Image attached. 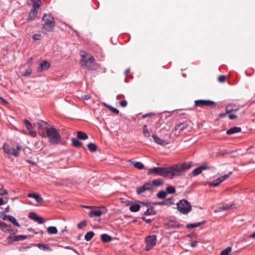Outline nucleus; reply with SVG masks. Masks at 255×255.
Wrapping results in <instances>:
<instances>
[{"label":"nucleus","instance_id":"f257e3e1","mask_svg":"<svg viewBox=\"0 0 255 255\" xmlns=\"http://www.w3.org/2000/svg\"><path fill=\"white\" fill-rule=\"evenodd\" d=\"M191 167L190 163L174 164L170 167H153L149 169V173L163 177L180 176Z\"/></svg>","mask_w":255,"mask_h":255},{"label":"nucleus","instance_id":"f03ea898","mask_svg":"<svg viewBox=\"0 0 255 255\" xmlns=\"http://www.w3.org/2000/svg\"><path fill=\"white\" fill-rule=\"evenodd\" d=\"M46 133L43 132L41 135L47 137L49 142L52 144H57L61 142V137L58 130L54 128H45Z\"/></svg>","mask_w":255,"mask_h":255},{"label":"nucleus","instance_id":"7ed1b4c3","mask_svg":"<svg viewBox=\"0 0 255 255\" xmlns=\"http://www.w3.org/2000/svg\"><path fill=\"white\" fill-rule=\"evenodd\" d=\"M81 60L80 61L81 66L84 68L90 70H96L97 66L95 63L94 57L86 51H81Z\"/></svg>","mask_w":255,"mask_h":255},{"label":"nucleus","instance_id":"20e7f679","mask_svg":"<svg viewBox=\"0 0 255 255\" xmlns=\"http://www.w3.org/2000/svg\"><path fill=\"white\" fill-rule=\"evenodd\" d=\"M43 24L42 31L43 33L52 31L55 25L54 18L50 14L44 13L42 17Z\"/></svg>","mask_w":255,"mask_h":255},{"label":"nucleus","instance_id":"39448f33","mask_svg":"<svg viewBox=\"0 0 255 255\" xmlns=\"http://www.w3.org/2000/svg\"><path fill=\"white\" fill-rule=\"evenodd\" d=\"M177 208L180 212L183 214H188L192 210L190 203L185 199L179 201L177 204Z\"/></svg>","mask_w":255,"mask_h":255},{"label":"nucleus","instance_id":"423d86ee","mask_svg":"<svg viewBox=\"0 0 255 255\" xmlns=\"http://www.w3.org/2000/svg\"><path fill=\"white\" fill-rule=\"evenodd\" d=\"M33 4H28L29 5L32 6V9L30 10L28 17L27 19L28 21H30L34 19L36 15L37 14V9L39 7L41 4V1H39L38 3L37 2H33Z\"/></svg>","mask_w":255,"mask_h":255},{"label":"nucleus","instance_id":"0eeeda50","mask_svg":"<svg viewBox=\"0 0 255 255\" xmlns=\"http://www.w3.org/2000/svg\"><path fill=\"white\" fill-rule=\"evenodd\" d=\"M145 241L146 243L145 250L148 251L155 246L156 236L155 235L148 236L146 237Z\"/></svg>","mask_w":255,"mask_h":255},{"label":"nucleus","instance_id":"6e6552de","mask_svg":"<svg viewBox=\"0 0 255 255\" xmlns=\"http://www.w3.org/2000/svg\"><path fill=\"white\" fill-rule=\"evenodd\" d=\"M95 208H96L97 209L91 211L89 213V216L91 218H93L94 217H100L102 215L105 214L107 211L105 207H101L99 208L95 207Z\"/></svg>","mask_w":255,"mask_h":255},{"label":"nucleus","instance_id":"1a4fd4ad","mask_svg":"<svg viewBox=\"0 0 255 255\" xmlns=\"http://www.w3.org/2000/svg\"><path fill=\"white\" fill-rule=\"evenodd\" d=\"M195 106L196 107H204L205 106L207 107H212L214 106L215 105L214 102L210 100H196L194 102Z\"/></svg>","mask_w":255,"mask_h":255},{"label":"nucleus","instance_id":"9d476101","mask_svg":"<svg viewBox=\"0 0 255 255\" xmlns=\"http://www.w3.org/2000/svg\"><path fill=\"white\" fill-rule=\"evenodd\" d=\"M152 188V185L150 182L145 183L142 186L138 188L136 190L137 194H140L146 190H149Z\"/></svg>","mask_w":255,"mask_h":255},{"label":"nucleus","instance_id":"9b49d317","mask_svg":"<svg viewBox=\"0 0 255 255\" xmlns=\"http://www.w3.org/2000/svg\"><path fill=\"white\" fill-rule=\"evenodd\" d=\"M23 122L26 128L29 131V134L32 137L36 136V132L33 130L31 124L26 119L24 120Z\"/></svg>","mask_w":255,"mask_h":255},{"label":"nucleus","instance_id":"f8f14e48","mask_svg":"<svg viewBox=\"0 0 255 255\" xmlns=\"http://www.w3.org/2000/svg\"><path fill=\"white\" fill-rule=\"evenodd\" d=\"M27 238V236L24 235H19V236H9L7 238V241L8 243H12V242L15 241H19L20 240H23Z\"/></svg>","mask_w":255,"mask_h":255},{"label":"nucleus","instance_id":"ddd939ff","mask_svg":"<svg viewBox=\"0 0 255 255\" xmlns=\"http://www.w3.org/2000/svg\"><path fill=\"white\" fill-rule=\"evenodd\" d=\"M0 228L4 232L11 233L12 231L11 226L7 225L5 223L0 222Z\"/></svg>","mask_w":255,"mask_h":255},{"label":"nucleus","instance_id":"4468645a","mask_svg":"<svg viewBox=\"0 0 255 255\" xmlns=\"http://www.w3.org/2000/svg\"><path fill=\"white\" fill-rule=\"evenodd\" d=\"M50 67V63L46 61H44V62L40 63V66L37 69V71L38 72H41L44 70H47Z\"/></svg>","mask_w":255,"mask_h":255},{"label":"nucleus","instance_id":"2eb2a0df","mask_svg":"<svg viewBox=\"0 0 255 255\" xmlns=\"http://www.w3.org/2000/svg\"><path fill=\"white\" fill-rule=\"evenodd\" d=\"M152 137L155 143L159 145H165L167 144L165 140H163L158 136L156 134H153Z\"/></svg>","mask_w":255,"mask_h":255},{"label":"nucleus","instance_id":"dca6fc26","mask_svg":"<svg viewBox=\"0 0 255 255\" xmlns=\"http://www.w3.org/2000/svg\"><path fill=\"white\" fill-rule=\"evenodd\" d=\"M27 196L28 197L34 198L36 200V201L38 203L43 202V198L38 194L34 193H29Z\"/></svg>","mask_w":255,"mask_h":255},{"label":"nucleus","instance_id":"f3484780","mask_svg":"<svg viewBox=\"0 0 255 255\" xmlns=\"http://www.w3.org/2000/svg\"><path fill=\"white\" fill-rule=\"evenodd\" d=\"M22 146H17L16 148H11L10 154L14 156H18L19 155V152L22 149Z\"/></svg>","mask_w":255,"mask_h":255},{"label":"nucleus","instance_id":"a211bd4d","mask_svg":"<svg viewBox=\"0 0 255 255\" xmlns=\"http://www.w3.org/2000/svg\"><path fill=\"white\" fill-rule=\"evenodd\" d=\"M234 205L235 204L234 203H232L229 204H223L222 205H221L218 208L219 211L228 210L229 209H231Z\"/></svg>","mask_w":255,"mask_h":255},{"label":"nucleus","instance_id":"6ab92c4d","mask_svg":"<svg viewBox=\"0 0 255 255\" xmlns=\"http://www.w3.org/2000/svg\"><path fill=\"white\" fill-rule=\"evenodd\" d=\"M239 110L238 107L235 105H228L226 108V112L227 113H230L233 111H236Z\"/></svg>","mask_w":255,"mask_h":255},{"label":"nucleus","instance_id":"aec40b11","mask_svg":"<svg viewBox=\"0 0 255 255\" xmlns=\"http://www.w3.org/2000/svg\"><path fill=\"white\" fill-rule=\"evenodd\" d=\"M241 128L240 127H234L227 131V134L228 135L240 132Z\"/></svg>","mask_w":255,"mask_h":255},{"label":"nucleus","instance_id":"412c9836","mask_svg":"<svg viewBox=\"0 0 255 255\" xmlns=\"http://www.w3.org/2000/svg\"><path fill=\"white\" fill-rule=\"evenodd\" d=\"M206 168H207L206 166H204V165L201 166L194 169L193 171H192V174L194 176H197V175H199V174H200L203 169H205Z\"/></svg>","mask_w":255,"mask_h":255},{"label":"nucleus","instance_id":"4be33fe9","mask_svg":"<svg viewBox=\"0 0 255 255\" xmlns=\"http://www.w3.org/2000/svg\"><path fill=\"white\" fill-rule=\"evenodd\" d=\"M188 126V125L185 123H182L179 124L175 125L174 127L175 130H182L185 129Z\"/></svg>","mask_w":255,"mask_h":255},{"label":"nucleus","instance_id":"5701e85b","mask_svg":"<svg viewBox=\"0 0 255 255\" xmlns=\"http://www.w3.org/2000/svg\"><path fill=\"white\" fill-rule=\"evenodd\" d=\"M37 247H38L40 249L44 251H51L52 250L51 247L48 244H38L37 245Z\"/></svg>","mask_w":255,"mask_h":255},{"label":"nucleus","instance_id":"b1692460","mask_svg":"<svg viewBox=\"0 0 255 255\" xmlns=\"http://www.w3.org/2000/svg\"><path fill=\"white\" fill-rule=\"evenodd\" d=\"M101 239L103 243L110 242L111 241H112V239L111 236L106 234L101 235Z\"/></svg>","mask_w":255,"mask_h":255},{"label":"nucleus","instance_id":"393cba45","mask_svg":"<svg viewBox=\"0 0 255 255\" xmlns=\"http://www.w3.org/2000/svg\"><path fill=\"white\" fill-rule=\"evenodd\" d=\"M221 182V180L219 178L215 180H214L213 181H211L208 183V185L209 187H216L218 186Z\"/></svg>","mask_w":255,"mask_h":255},{"label":"nucleus","instance_id":"a878e982","mask_svg":"<svg viewBox=\"0 0 255 255\" xmlns=\"http://www.w3.org/2000/svg\"><path fill=\"white\" fill-rule=\"evenodd\" d=\"M77 137L80 139L86 140L88 137L85 132L79 131L77 132Z\"/></svg>","mask_w":255,"mask_h":255},{"label":"nucleus","instance_id":"bb28decb","mask_svg":"<svg viewBox=\"0 0 255 255\" xmlns=\"http://www.w3.org/2000/svg\"><path fill=\"white\" fill-rule=\"evenodd\" d=\"M205 222H198L194 224H188L186 225V228L188 229L194 228L199 227L201 225L204 224Z\"/></svg>","mask_w":255,"mask_h":255},{"label":"nucleus","instance_id":"cd10ccee","mask_svg":"<svg viewBox=\"0 0 255 255\" xmlns=\"http://www.w3.org/2000/svg\"><path fill=\"white\" fill-rule=\"evenodd\" d=\"M47 232L49 234H56L57 233V229L54 226H50L47 229Z\"/></svg>","mask_w":255,"mask_h":255},{"label":"nucleus","instance_id":"c85d7f7f","mask_svg":"<svg viewBox=\"0 0 255 255\" xmlns=\"http://www.w3.org/2000/svg\"><path fill=\"white\" fill-rule=\"evenodd\" d=\"M164 181L163 180L161 179H155V180H153L152 181V183L151 184L153 186H160V185H161L162 184H163Z\"/></svg>","mask_w":255,"mask_h":255},{"label":"nucleus","instance_id":"c756f323","mask_svg":"<svg viewBox=\"0 0 255 255\" xmlns=\"http://www.w3.org/2000/svg\"><path fill=\"white\" fill-rule=\"evenodd\" d=\"M87 147L91 152H95L97 150L96 145L93 143H89L87 145Z\"/></svg>","mask_w":255,"mask_h":255},{"label":"nucleus","instance_id":"7c9ffc66","mask_svg":"<svg viewBox=\"0 0 255 255\" xmlns=\"http://www.w3.org/2000/svg\"><path fill=\"white\" fill-rule=\"evenodd\" d=\"M142 133L144 137H148L150 136V133L146 125H144L142 128Z\"/></svg>","mask_w":255,"mask_h":255},{"label":"nucleus","instance_id":"2f4dec72","mask_svg":"<svg viewBox=\"0 0 255 255\" xmlns=\"http://www.w3.org/2000/svg\"><path fill=\"white\" fill-rule=\"evenodd\" d=\"M94 236V233L92 231L89 232L85 235V240L87 241H89Z\"/></svg>","mask_w":255,"mask_h":255},{"label":"nucleus","instance_id":"473e14b6","mask_svg":"<svg viewBox=\"0 0 255 255\" xmlns=\"http://www.w3.org/2000/svg\"><path fill=\"white\" fill-rule=\"evenodd\" d=\"M167 226L170 228H178L180 227V225L178 223L175 222H170L167 224Z\"/></svg>","mask_w":255,"mask_h":255},{"label":"nucleus","instance_id":"72a5a7b5","mask_svg":"<svg viewBox=\"0 0 255 255\" xmlns=\"http://www.w3.org/2000/svg\"><path fill=\"white\" fill-rule=\"evenodd\" d=\"M140 209V206L138 204L131 205L129 207V210L131 212H135L138 211Z\"/></svg>","mask_w":255,"mask_h":255},{"label":"nucleus","instance_id":"f704fd0d","mask_svg":"<svg viewBox=\"0 0 255 255\" xmlns=\"http://www.w3.org/2000/svg\"><path fill=\"white\" fill-rule=\"evenodd\" d=\"M72 142L73 145L75 147H77L82 145V143L76 138H73Z\"/></svg>","mask_w":255,"mask_h":255},{"label":"nucleus","instance_id":"c9c22d12","mask_svg":"<svg viewBox=\"0 0 255 255\" xmlns=\"http://www.w3.org/2000/svg\"><path fill=\"white\" fill-rule=\"evenodd\" d=\"M232 248L231 247H229L223 250L220 255H228L229 253L232 251Z\"/></svg>","mask_w":255,"mask_h":255},{"label":"nucleus","instance_id":"e433bc0d","mask_svg":"<svg viewBox=\"0 0 255 255\" xmlns=\"http://www.w3.org/2000/svg\"><path fill=\"white\" fill-rule=\"evenodd\" d=\"M166 192L168 194H173L175 192V188L172 186H168L166 188Z\"/></svg>","mask_w":255,"mask_h":255},{"label":"nucleus","instance_id":"4c0bfd02","mask_svg":"<svg viewBox=\"0 0 255 255\" xmlns=\"http://www.w3.org/2000/svg\"><path fill=\"white\" fill-rule=\"evenodd\" d=\"M133 165L135 168L139 169H142L144 168V165L140 162H135Z\"/></svg>","mask_w":255,"mask_h":255},{"label":"nucleus","instance_id":"58836bf2","mask_svg":"<svg viewBox=\"0 0 255 255\" xmlns=\"http://www.w3.org/2000/svg\"><path fill=\"white\" fill-rule=\"evenodd\" d=\"M165 196H166V192L163 190L159 191L157 194V197L159 199H163L165 197Z\"/></svg>","mask_w":255,"mask_h":255},{"label":"nucleus","instance_id":"ea45409f","mask_svg":"<svg viewBox=\"0 0 255 255\" xmlns=\"http://www.w3.org/2000/svg\"><path fill=\"white\" fill-rule=\"evenodd\" d=\"M9 221L14 226L17 227H20L19 224L17 222L16 219L13 216L11 217Z\"/></svg>","mask_w":255,"mask_h":255},{"label":"nucleus","instance_id":"a19ab883","mask_svg":"<svg viewBox=\"0 0 255 255\" xmlns=\"http://www.w3.org/2000/svg\"><path fill=\"white\" fill-rule=\"evenodd\" d=\"M106 107L113 113L115 114H118L119 113V111L116 108L108 105H106Z\"/></svg>","mask_w":255,"mask_h":255},{"label":"nucleus","instance_id":"79ce46f5","mask_svg":"<svg viewBox=\"0 0 255 255\" xmlns=\"http://www.w3.org/2000/svg\"><path fill=\"white\" fill-rule=\"evenodd\" d=\"M3 151L5 153L10 154L11 148H9L8 145L4 144L3 145Z\"/></svg>","mask_w":255,"mask_h":255},{"label":"nucleus","instance_id":"37998d69","mask_svg":"<svg viewBox=\"0 0 255 255\" xmlns=\"http://www.w3.org/2000/svg\"><path fill=\"white\" fill-rule=\"evenodd\" d=\"M155 214V212L153 210V209H148L144 213V214L145 215H154Z\"/></svg>","mask_w":255,"mask_h":255},{"label":"nucleus","instance_id":"c03bdc74","mask_svg":"<svg viewBox=\"0 0 255 255\" xmlns=\"http://www.w3.org/2000/svg\"><path fill=\"white\" fill-rule=\"evenodd\" d=\"M86 221H83L81 222L80 223H79V224H78L77 227L78 229H81L85 227L86 226Z\"/></svg>","mask_w":255,"mask_h":255},{"label":"nucleus","instance_id":"a18cd8bd","mask_svg":"<svg viewBox=\"0 0 255 255\" xmlns=\"http://www.w3.org/2000/svg\"><path fill=\"white\" fill-rule=\"evenodd\" d=\"M7 194V192L6 190L3 188L2 185H0V195H4Z\"/></svg>","mask_w":255,"mask_h":255},{"label":"nucleus","instance_id":"49530a36","mask_svg":"<svg viewBox=\"0 0 255 255\" xmlns=\"http://www.w3.org/2000/svg\"><path fill=\"white\" fill-rule=\"evenodd\" d=\"M231 174H232V172H230L228 174H225L224 176H223L221 177H219V178L220 179L221 181L223 182V181H224L225 180H226L228 178H229L230 176V175H231Z\"/></svg>","mask_w":255,"mask_h":255},{"label":"nucleus","instance_id":"de8ad7c7","mask_svg":"<svg viewBox=\"0 0 255 255\" xmlns=\"http://www.w3.org/2000/svg\"><path fill=\"white\" fill-rule=\"evenodd\" d=\"M37 216H38L36 215V214L34 212H31L29 214V218L32 220H33L34 221H35Z\"/></svg>","mask_w":255,"mask_h":255},{"label":"nucleus","instance_id":"09e8293b","mask_svg":"<svg viewBox=\"0 0 255 255\" xmlns=\"http://www.w3.org/2000/svg\"><path fill=\"white\" fill-rule=\"evenodd\" d=\"M34 221L37 222L39 224H42L44 223L43 219L40 216H37Z\"/></svg>","mask_w":255,"mask_h":255},{"label":"nucleus","instance_id":"8fccbe9b","mask_svg":"<svg viewBox=\"0 0 255 255\" xmlns=\"http://www.w3.org/2000/svg\"><path fill=\"white\" fill-rule=\"evenodd\" d=\"M41 38V35L40 34H35L33 35L32 38L34 40H40Z\"/></svg>","mask_w":255,"mask_h":255},{"label":"nucleus","instance_id":"3c124183","mask_svg":"<svg viewBox=\"0 0 255 255\" xmlns=\"http://www.w3.org/2000/svg\"><path fill=\"white\" fill-rule=\"evenodd\" d=\"M218 80L220 82H224L226 81L225 76L220 75L218 78Z\"/></svg>","mask_w":255,"mask_h":255},{"label":"nucleus","instance_id":"603ef678","mask_svg":"<svg viewBox=\"0 0 255 255\" xmlns=\"http://www.w3.org/2000/svg\"><path fill=\"white\" fill-rule=\"evenodd\" d=\"M127 102L126 100H122L120 102V105L122 107H125L127 105Z\"/></svg>","mask_w":255,"mask_h":255},{"label":"nucleus","instance_id":"864d4df0","mask_svg":"<svg viewBox=\"0 0 255 255\" xmlns=\"http://www.w3.org/2000/svg\"><path fill=\"white\" fill-rule=\"evenodd\" d=\"M31 73V69H28L23 73V76H29Z\"/></svg>","mask_w":255,"mask_h":255},{"label":"nucleus","instance_id":"5fc2aeb1","mask_svg":"<svg viewBox=\"0 0 255 255\" xmlns=\"http://www.w3.org/2000/svg\"><path fill=\"white\" fill-rule=\"evenodd\" d=\"M165 202H166V205H169L173 204L172 203V199L171 198H168L166 199L165 200Z\"/></svg>","mask_w":255,"mask_h":255},{"label":"nucleus","instance_id":"6e6d98bb","mask_svg":"<svg viewBox=\"0 0 255 255\" xmlns=\"http://www.w3.org/2000/svg\"><path fill=\"white\" fill-rule=\"evenodd\" d=\"M27 4H33V2H37V3L38 4L39 1H41L40 0H27Z\"/></svg>","mask_w":255,"mask_h":255},{"label":"nucleus","instance_id":"4d7b16f0","mask_svg":"<svg viewBox=\"0 0 255 255\" xmlns=\"http://www.w3.org/2000/svg\"><path fill=\"white\" fill-rule=\"evenodd\" d=\"M12 216L9 215H5L3 217V220L4 221L8 220L9 221L10 218H11Z\"/></svg>","mask_w":255,"mask_h":255},{"label":"nucleus","instance_id":"13d9d810","mask_svg":"<svg viewBox=\"0 0 255 255\" xmlns=\"http://www.w3.org/2000/svg\"><path fill=\"white\" fill-rule=\"evenodd\" d=\"M154 115L153 113H148V114H144V115H143L142 116V119H145L146 118L148 117H150V116H152Z\"/></svg>","mask_w":255,"mask_h":255},{"label":"nucleus","instance_id":"bf43d9fd","mask_svg":"<svg viewBox=\"0 0 255 255\" xmlns=\"http://www.w3.org/2000/svg\"><path fill=\"white\" fill-rule=\"evenodd\" d=\"M37 124L38 125V126H39V127H38V128H39V129H38V130H39V132H40V128H39V127H40V126H44L45 125H46L47 124V123H46V122H44V121H41V122H40V123H37Z\"/></svg>","mask_w":255,"mask_h":255},{"label":"nucleus","instance_id":"052dcab7","mask_svg":"<svg viewBox=\"0 0 255 255\" xmlns=\"http://www.w3.org/2000/svg\"><path fill=\"white\" fill-rule=\"evenodd\" d=\"M229 118L231 120L235 119L237 118V116L235 114H230L229 115Z\"/></svg>","mask_w":255,"mask_h":255},{"label":"nucleus","instance_id":"680f3d73","mask_svg":"<svg viewBox=\"0 0 255 255\" xmlns=\"http://www.w3.org/2000/svg\"><path fill=\"white\" fill-rule=\"evenodd\" d=\"M142 219L147 223H150L151 222V220L150 219H146L144 217H142Z\"/></svg>","mask_w":255,"mask_h":255},{"label":"nucleus","instance_id":"e2e57ef3","mask_svg":"<svg viewBox=\"0 0 255 255\" xmlns=\"http://www.w3.org/2000/svg\"><path fill=\"white\" fill-rule=\"evenodd\" d=\"M190 245L192 247H195L197 245V242L196 241H194L191 243Z\"/></svg>","mask_w":255,"mask_h":255},{"label":"nucleus","instance_id":"0e129e2a","mask_svg":"<svg viewBox=\"0 0 255 255\" xmlns=\"http://www.w3.org/2000/svg\"><path fill=\"white\" fill-rule=\"evenodd\" d=\"M0 100H1V101H2V102L4 104V105H7L8 104V102L7 101H6L5 100H4V99H3L2 97H0Z\"/></svg>","mask_w":255,"mask_h":255},{"label":"nucleus","instance_id":"69168bd1","mask_svg":"<svg viewBox=\"0 0 255 255\" xmlns=\"http://www.w3.org/2000/svg\"><path fill=\"white\" fill-rule=\"evenodd\" d=\"M157 205H166V202H165V200L163 201H162V202H158L157 204Z\"/></svg>","mask_w":255,"mask_h":255},{"label":"nucleus","instance_id":"338daca9","mask_svg":"<svg viewBox=\"0 0 255 255\" xmlns=\"http://www.w3.org/2000/svg\"><path fill=\"white\" fill-rule=\"evenodd\" d=\"M4 204L3 199L2 198H0V206Z\"/></svg>","mask_w":255,"mask_h":255},{"label":"nucleus","instance_id":"774afa93","mask_svg":"<svg viewBox=\"0 0 255 255\" xmlns=\"http://www.w3.org/2000/svg\"><path fill=\"white\" fill-rule=\"evenodd\" d=\"M250 238H255V232L254 233H253V234H252L250 236Z\"/></svg>","mask_w":255,"mask_h":255}]
</instances>
